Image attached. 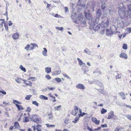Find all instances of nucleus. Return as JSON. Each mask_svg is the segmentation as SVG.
Here are the masks:
<instances>
[{
    "label": "nucleus",
    "mask_w": 131,
    "mask_h": 131,
    "mask_svg": "<svg viewBox=\"0 0 131 131\" xmlns=\"http://www.w3.org/2000/svg\"><path fill=\"white\" fill-rule=\"evenodd\" d=\"M98 23L96 22L95 20L93 21L91 20V21H90L89 22L90 28H93V30L95 31L99 30L101 26L100 24H97L96 26V24Z\"/></svg>",
    "instance_id": "obj_1"
},
{
    "label": "nucleus",
    "mask_w": 131,
    "mask_h": 131,
    "mask_svg": "<svg viewBox=\"0 0 131 131\" xmlns=\"http://www.w3.org/2000/svg\"><path fill=\"white\" fill-rule=\"evenodd\" d=\"M40 118L39 115L36 114L32 115L30 118L31 121L37 124L41 123V121L40 120Z\"/></svg>",
    "instance_id": "obj_2"
},
{
    "label": "nucleus",
    "mask_w": 131,
    "mask_h": 131,
    "mask_svg": "<svg viewBox=\"0 0 131 131\" xmlns=\"http://www.w3.org/2000/svg\"><path fill=\"white\" fill-rule=\"evenodd\" d=\"M97 17L96 18H93L91 19L93 21H96V23H98L99 20L100 18L101 15L102 13L101 10L100 9H98L96 12Z\"/></svg>",
    "instance_id": "obj_3"
},
{
    "label": "nucleus",
    "mask_w": 131,
    "mask_h": 131,
    "mask_svg": "<svg viewBox=\"0 0 131 131\" xmlns=\"http://www.w3.org/2000/svg\"><path fill=\"white\" fill-rule=\"evenodd\" d=\"M88 12H84V13L85 15V17L86 18H87L89 21H91V14L89 12V11L88 10Z\"/></svg>",
    "instance_id": "obj_4"
},
{
    "label": "nucleus",
    "mask_w": 131,
    "mask_h": 131,
    "mask_svg": "<svg viewBox=\"0 0 131 131\" xmlns=\"http://www.w3.org/2000/svg\"><path fill=\"white\" fill-rule=\"evenodd\" d=\"M118 13L119 16L121 17H124L126 15V13L124 9H119L118 10Z\"/></svg>",
    "instance_id": "obj_5"
},
{
    "label": "nucleus",
    "mask_w": 131,
    "mask_h": 131,
    "mask_svg": "<svg viewBox=\"0 0 131 131\" xmlns=\"http://www.w3.org/2000/svg\"><path fill=\"white\" fill-rule=\"evenodd\" d=\"M76 87L78 89L83 90L85 89V86L83 84L79 83L76 85Z\"/></svg>",
    "instance_id": "obj_6"
},
{
    "label": "nucleus",
    "mask_w": 131,
    "mask_h": 131,
    "mask_svg": "<svg viewBox=\"0 0 131 131\" xmlns=\"http://www.w3.org/2000/svg\"><path fill=\"white\" fill-rule=\"evenodd\" d=\"M106 30V35L108 36H112L114 34L113 32L111 29H107Z\"/></svg>",
    "instance_id": "obj_7"
},
{
    "label": "nucleus",
    "mask_w": 131,
    "mask_h": 131,
    "mask_svg": "<svg viewBox=\"0 0 131 131\" xmlns=\"http://www.w3.org/2000/svg\"><path fill=\"white\" fill-rule=\"evenodd\" d=\"M114 112L113 111H111L108 114V117L107 118L108 119L112 118L114 116Z\"/></svg>",
    "instance_id": "obj_8"
},
{
    "label": "nucleus",
    "mask_w": 131,
    "mask_h": 131,
    "mask_svg": "<svg viewBox=\"0 0 131 131\" xmlns=\"http://www.w3.org/2000/svg\"><path fill=\"white\" fill-rule=\"evenodd\" d=\"M109 21L108 19H107V21L104 23L103 25H102L101 26L102 28H105L108 27L109 25Z\"/></svg>",
    "instance_id": "obj_9"
},
{
    "label": "nucleus",
    "mask_w": 131,
    "mask_h": 131,
    "mask_svg": "<svg viewBox=\"0 0 131 131\" xmlns=\"http://www.w3.org/2000/svg\"><path fill=\"white\" fill-rule=\"evenodd\" d=\"M119 57L120 58H122L125 59H127L128 58V57L127 54L125 53H122L119 55Z\"/></svg>",
    "instance_id": "obj_10"
},
{
    "label": "nucleus",
    "mask_w": 131,
    "mask_h": 131,
    "mask_svg": "<svg viewBox=\"0 0 131 131\" xmlns=\"http://www.w3.org/2000/svg\"><path fill=\"white\" fill-rule=\"evenodd\" d=\"M31 47L29 49V50H32L34 49L36 47H38L37 44L35 43H31Z\"/></svg>",
    "instance_id": "obj_11"
},
{
    "label": "nucleus",
    "mask_w": 131,
    "mask_h": 131,
    "mask_svg": "<svg viewBox=\"0 0 131 131\" xmlns=\"http://www.w3.org/2000/svg\"><path fill=\"white\" fill-rule=\"evenodd\" d=\"M19 37V34L18 33H16L13 35L12 37L13 39L15 40L18 38Z\"/></svg>",
    "instance_id": "obj_12"
},
{
    "label": "nucleus",
    "mask_w": 131,
    "mask_h": 131,
    "mask_svg": "<svg viewBox=\"0 0 131 131\" xmlns=\"http://www.w3.org/2000/svg\"><path fill=\"white\" fill-rule=\"evenodd\" d=\"M15 105L18 110H23L24 109V108L21 105H19L18 104H15Z\"/></svg>",
    "instance_id": "obj_13"
},
{
    "label": "nucleus",
    "mask_w": 131,
    "mask_h": 131,
    "mask_svg": "<svg viewBox=\"0 0 131 131\" xmlns=\"http://www.w3.org/2000/svg\"><path fill=\"white\" fill-rule=\"evenodd\" d=\"M45 70L47 73H49L51 71V69L50 67H47L45 68Z\"/></svg>",
    "instance_id": "obj_14"
},
{
    "label": "nucleus",
    "mask_w": 131,
    "mask_h": 131,
    "mask_svg": "<svg viewBox=\"0 0 131 131\" xmlns=\"http://www.w3.org/2000/svg\"><path fill=\"white\" fill-rule=\"evenodd\" d=\"M78 19L81 22H82V24H83L85 25L86 24V21L85 20L84 17L83 18H82Z\"/></svg>",
    "instance_id": "obj_15"
},
{
    "label": "nucleus",
    "mask_w": 131,
    "mask_h": 131,
    "mask_svg": "<svg viewBox=\"0 0 131 131\" xmlns=\"http://www.w3.org/2000/svg\"><path fill=\"white\" fill-rule=\"evenodd\" d=\"M39 98L41 100H48V98L47 97L45 96L44 95H41L39 96Z\"/></svg>",
    "instance_id": "obj_16"
},
{
    "label": "nucleus",
    "mask_w": 131,
    "mask_h": 131,
    "mask_svg": "<svg viewBox=\"0 0 131 131\" xmlns=\"http://www.w3.org/2000/svg\"><path fill=\"white\" fill-rule=\"evenodd\" d=\"M84 52L90 55L91 54V52L87 48H85L84 51Z\"/></svg>",
    "instance_id": "obj_17"
},
{
    "label": "nucleus",
    "mask_w": 131,
    "mask_h": 131,
    "mask_svg": "<svg viewBox=\"0 0 131 131\" xmlns=\"http://www.w3.org/2000/svg\"><path fill=\"white\" fill-rule=\"evenodd\" d=\"M44 50L42 51V54L45 56H47V50L46 48H43Z\"/></svg>",
    "instance_id": "obj_18"
},
{
    "label": "nucleus",
    "mask_w": 131,
    "mask_h": 131,
    "mask_svg": "<svg viewBox=\"0 0 131 131\" xmlns=\"http://www.w3.org/2000/svg\"><path fill=\"white\" fill-rule=\"evenodd\" d=\"M14 126L15 127V128H18L20 126L18 123L17 122H15L14 123Z\"/></svg>",
    "instance_id": "obj_19"
},
{
    "label": "nucleus",
    "mask_w": 131,
    "mask_h": 131,
    "mask_svg": "<svg viewBox=\"0 0 131 131\" xmlns=\"http://www.w3.org/2000/svg\"><path fill=\"white\" fill-rule=\"evenodd\" d=\"M119 94L121 96L123 99H125V94L123 92L119 93Z\"/></svg>",
    "instance_id": "obj_20"
},
{
    "label": "nucleus",
    "mask_w": 131,
    "mask_h": 131,
    "mask_svg": "<svg viewBox=\"0 0 131 131\" xmlns=\"http://www.w3.org/2000/svg\"><path fill=\"white\" fill-rule=\"evenodd\" d=\"M77 60L79 62V64L80 66H81L83 64H85V63H84L82 61V60L79 58H78L77 59Z\"/></svg>",
    "instance_id": "obj_21"
},
{
    "label": "nucleus",
    "mask_w": 131,
    "mask_h": 131,
    "mask_svg": "<svg viewBox=\"0 0 131 131\" xmlns=\"http://www.w3.org/2000/svg\"><path fill=\"white\" fill-rule=\"evenodd\" d=\"M102 5H101V9L102 10H104L106 7V4L105 3H101Z\"/></svg>",
    "instance_id": "obj_22"
},
{
    "label": "nucleus",
    "mask_w": 131,
    "mask_h": 131,
    "mask_svg": "<svg viewBox=\"0 0 131 131\" xmlns=\"http://www.w3.org/2000/svg\"><path fill=\"white\" fill-rule=\"evenodd\" d=\"M19 68L22 71L25 72H26V68L24 67L22 65L20 66Z\"/></svg>",
    "instance_id": "obj_23"
},
{
    "label": "nucleus",
    "mask_w": 131,
    "mask_h": 131,
    "mask_svg": "<svg viewBox=\"0 0 131 131\" xmlns=\"http://www.w3.org/2000/svg\"><path fill=\"white\" fill-rule=\"evenodd\" d=\"M96 89L98 91L102 94L104 93V89Z\"/></svg>",
    "instance_id": "obj_24"
},
{
    "label": "nucleus",
    "mask_w": 131,
    "mask_h": 131,
    "mask_svg": "<svg viewBox=\"0 0 131 131\" xmlns=\"http://www.w3.org/2000/svg\"><path fill=\"white\" fill-rule=\"evenodd\" d=\"M97 85L100 88H101L103 87V84L100 81H97Z\"/></svg>",
    "instance_id": "obj_25"
},
{
    "label": "nucleus",
    "mask_w": 131,
    "mask_h": 131,
    "mask_svg": "<svg viewBox=\"0 0 131 131\" xmlns=\"http://www.w3.org/2000/svg\"><path fill=\"white\" fill-rule=\"evenodd\" d=\"M29 121V120L28 119L27 117L26 116L24 117V119H23V122L24 123H26Z\"/></svg>",
    "instance_id": "obj_26"
},
{
    "label": "nucleus",
    "mask_w": 131,
    "mask_h": 131,
    "mask_svg": "<svg viewBox=\"0 0 131 131\" xmlns=\"http://www.w3.org/2000/svg\"><path fill=\"white\" fill-rule=\"evenodd\" d=\"M107 112V110H106L104 108H102V110L101 111V113L102 114H103L106 113Z\"/></svg>",
    "instance_id": "obj_27"
},
{
    "label": "nucleus",
    "mask_w": 131,
    "mask_h": 131,
    "mask_svg": "<svg viewBox=\"0 0 131 131\" xmlns=\"http://www.w3.org/2000/svg\"><path fill=\"white\" fill-rule=\"evenodd\" d=\"M0 93L4 95H5L6 93V92L1 88H0Z\"/></svg>",
    "instance_id": "obj_28"
},
{
    "label": "nucleus",
    "mask_w": 131,
    "mask_h": 131,
    "mask_svg": "<svg viewBox=\"0 0 131 131\" xmlns=\"http://www.w3.org/2000/svg\"><path fill=\"white\" fill-rule=\"evenodd\" d=\"M79 117H76L74 119V120L72 122L75 123H76L77 121H78L79 119Z\"/></svg>",
    "instance_id": "obj_29"
},
{
    "label": "nucleus",
    "mask_w": 131,
    "mask_h": 131,
    "mask_svg": "<svg viewBox=\"0 0 131 131\" xmlns=\"http://www.w3.org/2000/svg\"><path fill=\"white\" fill-rule=\"evenodd\" d=\"M42 126L41 125L38 124L36 126V129L37 131H41V129L39 128V127H41Z\"/></svg>",
    "instance_id": "obj_30"
},
{
    "label": "nucleus",
    "mask_w": 131,
    "mask_h": 131,
    "mask_svg": "<svg viewBox=\"0 0 131 131\" xmlns=\"http://www.w3.org/2000/svg\"><path fill=\"white\" fill-rule=\"evenodd\" d=\"M27 82H24V83L25 84L26 86L29 85L30 86H31L32 83L31 82L29 81H27Z\"/></svg>",
    "instance_id": "obj_31"
},
{
    "label": "nucleus",
    "mask_w": 131,
    "mask_h": 131,
    "mask_svg": "<svg viewBox=\"0 0 131 131\" xmlns=\"http://www.w3.org/2000/svg\"><path fill=\"white\" fill-rule=\"evenodd\" d=\"M71 113L72 115L75 116L77 114V111H76L72 110L71 111Z\"/></svg>",
    "instance_id": "obj_32"
},
{
    "label": "nucleus",
    "mask_w": 131,
    "mask_h": 131,
    "mask_svg": "<svg viewBox=\"0 0 131 131\" xmlns=\"http://www.w3.org/2000/svg\"><path fill=\"white\" fill-rule=\"evenodd\" d=\"M32 96V95H27L26 96L25 99L27 100H29L30 99V97Z\"/></svg>",
    "instance_id": "obj_33"
},
{
    "label": "nucleus",
    "mask_w": 131,
    "mask_h": 131,
    "mask_svg": "<svg viewBox=\"0 0 131 131\" xmlns=\"http://www.w3.org/2000/svg\"><path fill=\"white\" fill-rule=\"evenodd\" d=\"M4 24L5 29L7 31L8 30V27L7 24H6L5 22H4Z\"/></svg>",
    "instance_id": "obj_34"
},
{
    "label": "nucleus",
    "mask_w": 131,
    "mask_h": 131,
    "mask_svg": "<svg viewBox=\"0 0 131 131\" xmlns=\"http://www.w3.org/2000/svg\"><path fill=\"white\" fill-rule=\"evenodd\" d=\"M55 79L57 82L58 83L60 82L61 81V79L60 78L58 77L55 78Z\"/></svg>",
    "instance_id": "obj_35"
},
{
    "label": "nucleus",
    "mask_w": 131,
    "mask_h": 131,
    "mask_svg": "<svg viewBox=\"0 0 131 131\" xmlns=\"http://www.w3.org/2000/svg\"><path fill=\"white\" fill-rule=\"evenodd\" d=\"M88 114L84 112L82 113L79 114V117H80L83 116L84 115L87 114Z\"/></svg>",
    "instance_id": "obj_36"
},
{
    "label": "nucleus",
    "mask_w": 131,
    "mask_h": 131,
    "mask_svg": "<svg viewBox=\"0 0 131 131\" xmlns=\"http://www.w3.org/2000/svg\"><path fill=\"white\" fill-rule=\"evenodd\" d=\"M122 48L125 50H126L127 48V45L126 44H124L122 46Z\"/></svg>",
    "instance_id": "obj_37"
},
{
    "label": "nucleus",
    "mask_w": 131,
    "mask_h": 131,
    "mask_svg": "<svg viewBox=\"0 0 131 131\" xmlns=\"http://www.w3.org/2000/svg\"><path fill=\"white\" fill-rule=\"evenodd\" d=\"M61 72V71L60 70H58L54 72V74L55 75H58Z\"/></svg>",
    "instance_id": "obj_38"
},
{
    "label": "nucleus",
    "mask_w": 131,
    "mask_h": 131,
    "mask_svg": "<svg viewBox=\"0 0 131 131\" xmlns=\"http://www.w3.org/2000/svg\"><path fill=\"white\" fill-rule=\"evenodd\" d=\"M13 101L14 103L15 104H16V103H17L18 104H21L22 103L21 102H19L18 101H17L16 100H13Z\"/></svg>",
    "instance_id": "obj_39"
},
{
    "label": "nucleus",
    "mask_w": 131,
    "mask_h": 131,
    "mask_svg": "<svg viewBox=\"0 0 131 131\" xmlns=\"http://www.w3.org/2000/svg\"><path fill=\"white\" fill-rule=\"evenodd\" d=\"M19 79H20V80H21L22 79L21 78L18 77L17 79H15V81L16 82H17L18 83H21V82L20 81H19L18 80H19Z\"/></svg>",
    "instance_id": "obj_40"
},
{
    "label": "nucleus",
    "mask_w": 131,
    "mask_h": 131,
    "mask_svg": "<svg viewBox=\"0 0 131 131\" xmlns=\"http://www.w3.org/2000/svg\"><path fill=\"white\" fill-rule=\"evenodd\" d=\"M46 125L48 127H54L55 126V125H49V124H46Z\"/></svg>",
    "instance_id": "obj_41"
},
{
    "label": "nucleus",
    "mask_w": 131,
    "mask_h": 131,
    "mask_svg": "<svg viewBox=\"0 0 131 131\" xmlns=\"http://www.w3.org/2000/svg\"><path fill=\"white\" fill-rule=\"evenodd\" d=\"M30 45L29 44H27V46L25 47V49H26V50H29V48H30Z\"/></svg>",
    "instance_id": "obj_42"
},
{
    "label": "nucleus",
    "mask_w": 131,
    "mask_h": 131,
    "mask_svg": "<svg viewBox=\"0 0 131 131\" xmlns=\"http://www.w3.org/2000/svg\"><path fill=\"white\" fill-rule=\"evenodd\" d=\"M56 28L57 29H58L61 31H62L63 29V27H56Z\"/></svg>",
    "instance_id": "obj_43"
},
{
    "label": "nucleus",
    "mask_w": 131,
    "mask_h": 131,
    "mask_svg": "<svg viewBox=\"0 0 131 131\" xmlns=\"http://www.w3.org/2000/svg\"><path fill=\"white\" fill-rule=\"evenodd\" d=\"M84 17V16L81 14H80L78 15V19H80V18H81Z\"/></svg>",
    "instance_id": "obj_44"
},
{
    "label": "nucleus",
    "mask_w": 131,
    "mask_h": 131,
    "mask_svg": "<svg viewBox=\"0 0 131 131\" xmlns=\"http://www.w3.org/2000/svg\"><path fill=\"white\" fill-rule=\"evenodd\" d=\"M48 115L49 116V120H52V113H51V114H48Z\"/></svg>",
    "instance_id": "obj_45"
},
{
    "label": "nucleus",
    "mask_w": 131,
    "mask_h": 131,
    "mask_svg": "<svg viewBox=\"0 0 131 131\" xmlns=\"http://www.w3.org/2000/svg\"><path fill=\"white\" fill-rule=\"evenodd\" d=\"M32 104L36 105V106H38L39 105L38 103L36 101H33L32 102Z\"/></svg>",
    "instance_id": "obj_46"
},
{
    "label": "nucleus",
    "mask_w": 131,
    "mask_h": 131,
    "mask_svg": "<svg viewBox=\"0 0 131 131\" xmlns=\"http://www.w3.org/2000/svg\"><path fill=\"white\" fill-rule=\"evenodd\" d=\"M61 107V105H59V106H57L56 107H54L55 110L58 111L59 110V109Z\"/></svg>",
    "instance_id": "obj_47"
},
{
    "label": "nucleus",
    "mask_w": 131,
    "mask_h": 131,
    "mask_svg": "<svg viewBox=\"0 0 131 131\" xmlns=\"http://www.w3.org/2000/svg\"><path fill=\"white\" fill-rule=\"evenodd\" d=\"M127 7L128 10L131 12V4L128 5Z\"/></svg>",
    "instance_id": "obj_48"
},
{
    "label": "nucleus",
    "mask_w": 131,
    "mask_h": 131,
    "mask_svg": "<svg viewBox=\"0 0 131 131\" xmlns=\"http://www.w3.org/2000/svg\"><path fill=\"white\" fill-rule=\"evenodd\" d=\"M46 78L48 80H50L51 79V77L48 74H46L45 75Z\"/></svg>",
    "instance_id": "obj_49"
},
{
    "label": "nucleus",
    "mask_w": 131,
    "mask_h": 131,
    "mask_svg": "<svg viewBox=\"0 0 131 131\" xmlns=\"http://www.w3.org/2000/svg\"><path fill=\"white\" fill-rule=\"evenodd\" d=\"M31 109L30 107H28L26 111L29 112H30Z\"/></svg>",
    "instance_id": "obj_50"
},
{
    "label": "nucleus",
    "mask_w": 131,
    "mask_h": 131,
    "mask_svg": "<svg viewBox=\"0 0 131 131\" xmlns=\"http://www.w3.org/2000/svg\"><path fill=\"white\" fill-rule=\"evenodd\" d=\"M47 88L50 90L52 91L53 90H54L56 88L55 87L50 88L49 86H48L47 87Z\"/></svg>",
    "instance_id": "obj_51"
},
{
    "label": "nucleus",
    "mask_w": 131,
    "mask_h": 131,
    "mask_svg": "<svg viewBox=\"0 0 131 131\" xmlns=\"http://www.w3.org/2000/svg\"><path fill=\"white\" fill-rule=\"evenodd\" d=\"M116 77L117 79H121V75L118 74L116 76Z\"/></svg>",
    "instance_id": "obj_52"
},
{
    "label": "nucleus",
    "mask_w": 131,
    "mask_h": 131,
    "mask_svg": "<svg viewBox=\"0 0 131 131\" xmlns=\"http://www.w3.org/2000/svg\"><path fill=\"white\" fill-rule=\"evenodd\" d=\"M63 75L64 77H66L67 78L70 79V77L68 76L67 74H66L65 73H63Z\"/></svg>",
    "instance_id": "obj_53"
},
{
    "label": "nucleus",
    "mask_w": 131,
    "mask_h": 131,
    "mask_svg": "<svg viewBox=\"0 0 131 131\" xmlns=\"http://www.w3.org/2000/svg\"><path fill=\"white\" fill-rule=\"evenodd\" d=\"M92 121L94 123H95L97 120V119L96 118L94 117H92Z\"/></svg>",
    "instance_id": "obj_54"
},
{
    "label": "nucleus",
    "mask_w": 131,
    "mask_h": 131,
    "mask_svg": "<svg viewBox=\"0 0 131 131\" xmlns=\"http://www.w3.org/2000/svg\"><path fill=\"white\" fill-rule=\"evenodd\" d=\"M101 127L102 128H106L107 127V125L106 124H102L101 125Z\"/></svg>",
    "instance_id": "obj_55"
},
{
    "label": "nucleus",
    "mask_w": 131,
    "mask_h": 131,
    "mask_svg": "<svg viewBox=\"0 0 131 131\" xmlns=\"http://www.w3.org/2000/svg\"><path fill=\"white\" fill-rule=\"evenodd\" d=\"M65 123L66 124H68V119L66 118L65 119L64 121Z\"/></svg>",
    "instance_id": "obj_56"
},
{
    "label": "nucleus",
    "mask_w": 131,
    "mask_h": 131,
    "mask_svg": "<svg viewBox=\"0 0 131 131\" xmlns=\"http://www.w3.org/2000/svg\"><path fill=\"white\" fill-rule=\"evenodd\" d=\"M87 129L89 131H93V129H91L89 126H88L87 127Z\"/></svg>",
    "instance_id": "obj_57"
},
{
    "label": "nucleus",
    "mask_w": 131,
    "mask_h": 131,
    "mask_svg": "<svg viewBox=\"0 0 131 131\" xmlns=\"http://www.w3.org/2000/svg\"><path fill=\"white\" fill-rule=\"evenodd\" d=\"M105 32V29H103L100 32V33L101 34H103Z\"/></svg>",
    "instance_id": "obj_58"
},
{
    "label": "nucleus",
    "mask_w": 131,
    "mask_h": 131,
    "mask_svg": "<svg viewBox=\"0 0 131 131\" xmlns=\"http://www.w3.org/2000/svg\"><path fill=\"white\" fill-rule=\"evenodd\" d=\"M120 129V127L118 126L115 129V131H119Z\"/></svg>",
    "instance_id": "obj_59"
},
{
    "label": "nucleus",
    "mask_w": 131,
    "mask_h": 131,
    "mask_svg": "<svg viewBox=\"0 0 131 131\" xmlns=\"http://www.w3.org/2000/svg\"><path fill=\"white\" fill-rule=\"evenodd\" d=\"M65 9V13H66L68 11H69L68 9V7H64Z\"/></svg>",
    "instance_id": "obj_60"
},
{
    "label": "nucleus",
    "mask_w": 131,
    "mask_h": 131,
    "mask_svg": "<svg viewBox=\"0 0 131 131\" xmlns=\"http://www.w3.org/2000/svg\"><path fill=\"white\" fill-rule=\"evenodd\" d=\"M79 110V108L78 107L76 106H74V110H75L78 111Z\"/></svg>",
    "instance_id": "obj_61"
},
{
    "label": "nucleus",
    "mask_w": 131,
    "mask_h": 131,
    "mask_svg": "<svg viewBox=\"0 0 131 131\" xmlns=\"http://www.w3.org/2000/svg\"><path fill=\"white\" fill-rule=\"evenodd\" d=\"M100 123V120H97L95 122V123L96 125H99Z\"/></svg>",
    "instance_id": "obj_62"
},
{
    "label": "nucleus",
    "mask_w": 131,
    "mask_h": 131,
    "mask_svg": "<svg viewBox=\"0 0 131 131\" xmlns=\"http://www.w3.org/2000/svg\"><path fill=\"white\" fill-rule=\"evenodd\" d=\"M4 21H2V23L0 24V27L1 28H2L3 27V24H4Z\"/></svg>",
    "instance_id": "obj_63"
},
{
    "label": "nucleus",
    "mask_w": 131,
    "mask_h": 131,
    "mask_svg": "<svg viewBox=\"0 0 131 131\" xmlns=\"http://www.w3.org/2000/svg\"><path fill=\"white\" fill-rule=\"evenodd\" d=\"M71 17L73 19H75V17L74 15H71Z\"/></svg>",
    "instance_id": "obj_64"
}]
</instances>
